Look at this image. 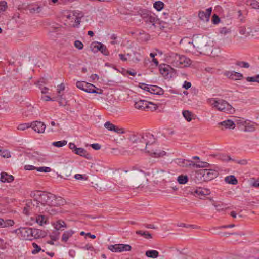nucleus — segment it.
<instances>
[{
  "label": "nucleus",
  "instance_id": "nucleus-1",
  "mask_svg": "<svg viewBox=\"0 0 259 259\" xmlns=\"http://www.w3.org/2000/svg\"><path fill=\"white\" fill-rule=\"evenodd\" d=\"M23 240H32L46 236L45 231L36 228H18L12 231Z\"/></svg>",
  "mask_w": 259,
  "mask_h": 259
},
{
  "label": "nucleus",
  "instance_id": "nucleus-2",
  "mask_svg": "<svg viewBox=\"0 0 259 259\" xmlns=\"http://www.w3.org/2000/svg\"><path fill=\"white\" fill-rule=\"evenodd\" d=\"M126 178L133 187L138 188L148 182L146 174L143 170L133 167L131 171L126 170Z\"/></svg>",
  "mask_w": 259,
  "mask_h": 259
},
{
  "label": "nucleus",
  "instance_id": "nucleus-3",
  "mask_svg": "<svg viewBox=\"0 0 259 259\" xmlns=\"http://www.w3.org/2000/svg\"><path fill=\"white\" fill-rule=\"evenodd\" d=\"M195 49L201 54L211 53L213 46V41L207 37L200 35L194 36Z\"/></svg>",
  "mask_w": 259,
  "mask_h": 259
},
{
  "label": "nucleus",
  "instance_id": "nucleus-4",
  "mask_svg": "<svg viewBox=\"0 0 259 259\" xmlns=\"http://www.w3.org/2000/svg\"><path fill=\"white\" fill-rule=\"evenodd\" d=\"M129 139L138 149L144 151L146 146L150 143V140H153V135L150 133H146L144 135H132Z\"/></svg>",
  "mask_w": 259,
  "mask_h": 259
},
{
  "label": "nucleus",
  "instance_id": "nucleus-5",
  "mask_svg": "<svg viewBox=\"0 0 259 259\" xmlns=\"http://www.w3.org/2000/svg\"><path fill=\"white\" fill-rule=\"evenodd\" d=\"M31 221L39 226L51 224L53 227H66L68 225L62 220H50L47 216L42 214L38 215L35 219L31 218Z\"/></svg>",
  "mask_w": 259,
  "mask_h": 259
},
{
  "label": "nucleus",
  "instance_id": "nucleus-6",
  "mask_svg": "<svg viewBox=\"0 0 259 259\" xmlns=\"http://www.w3.org/2000/svg\"><path fill=\"white\" fill-rule=\"evenodd\" d=\"M150 143H149L144 149L146 153H148L154 157H160L166 154V152L164 151L159 149V147L155 143V140L154 138L153 140H150Z\"/></svg>",
  "mask_w": 259,
  "mask_h": 259
},
{
  "label": "nucleus",
  "instance_id": "nucleus-7",
  "mask_svg": "<svg viewBox=\"0 0 259 259\" xmlns=\"http://www.w3.org/2000/svg\"><path fill=\"white\" fill-rule=\"evenodd\" d=\"M139 13L146 24H147L150 28H151L152 26L156 28L157 22L158 21V19L154 14L147 10H140Z\"/></svg>",
  "mask_w": 259,
  "mask_h": 259
},
{
  "label": "nucleus",
  "instance_id": "nucleus-8",
  "mask_svg": "<svg viewBox=\"0 0 259 259\" xmlns=\"http://www.w3.org/2000/svg\"><path fill=\"white\" fill-rule=\"evenodd\" d=\"M30 196L33 198L34 207H35L36 211H39V209L45 208L47 206L45 200L42 194V191L36 190L32 191L30 193Z\"/></svg>",
  "mask_w": 259,
  "mask_h": 259
},
{
  "label": "nucleus",
  "instance_id": "nucleus-9",
  "mask_svg": "<svg viewBox=\"0 0 259 259\" xmlns=\"http://www.w3.org/2000/svg\"><path fill=\"white\" fill-rule=\"evenodd\" d=\"M76 87L80 90L89 93L102 94L103 90L97 88L94 85L84 81H78L76 83Z\"/></svg>",
  "mask_w": 259,
  "mask_h": 259
},
{
  "label": "nucleus",
  "instance_id": "nucleus-10",
  "mask_svg": "<svg viewBox=\"0 0 259 259\" xmlns=\"http://www.w3.org/2000/svg\"><path fill=\"white\" fill-rule=\"evenodd\" d=\"M211 104L213 105L217 109L221 111L232 113L234 111V109L232 106L230 105L227 102L223 100H215V99H211Z\"/></svg>",
  "mask_w": 259,
  "mask_h": 259
},
{
  "label": "nucleus",
  "instance_id": "nucleus-11",
  "mask_svg": "<svg viewBox=\"0 0 259 259\" xmlns=\"http://www.w3.org/2000/svg\"><path fill=\"white\" fill-rule=\"evenodd\" d=\"M135 107L140 110L150 108L151 110H155L157 108V106L152 102H148L145 100H139L135 102Z\"/></svg>",
  "mask_w": 259,
  "mask_h": 259
},
{
  "label": "nucleus",
  "instance_id": "nucleus-12",
  "mask_svg": "<svg viewBox=\"0 0 259 259\" xmlns=\"http://www.w3.org/2000/svg\"><path fill=\"white\" fill-rule=\"evenodd\" d=\"M180 44L181 45L187 52L193 51L195 49L194 37L192 38L188 37H184L180 40Z\"/></svg>",
  "mask_w": 259,
  "mask_h": 259
},
{
  "label": "nucleus",
  "instance_id": "nucleus-13",
  "mask_svg": "<svg viewBox=\"0 0 259 259\" xmlns=\"http://www.w3.org/2000/svg\"><path fill=\"white\" fill-rule=\"evenodd\" d=\"M91 50L93 52H97L100 51L102 54L106 56L109 55V52L106 47L103 44L99 42H93L90 46Z\"/></svg>",
  "mask_w": 259,
  "mask_h": 259
},
{
  "label": "nucleus",
  "instance_id": "nucleus-14",
  "mask_svg": "<svg viewBox=\"0 0 259 259\" xmlns=\"http://www.w3.org/2000/svg\"><path fill=\"white\" fill-rule=\"evenodd\" d=\"M108 249L112 252H121L130 251L131 246L128 244H116L109 246Z\"/></svg>",
  "mask_w": 259,
  "mask_h": 259
},
{
  "label": "nucleus",
  "instance_id": "nucleus-15",
  "mask_svg": "<svg viewBox=\"0 0 259 259\" xmlns=\"http://www.w3.org/2000/svg\"><path fill=\"white\" fill-rule=\"evenodd\" d=\"M199 173L203 177L204 181L211 180L217 176V171L214 170L203 169L199 171Z\"/></svg>",
  "mask_w": 259,
  "mask_h": 259
},
{
  "label": "nucleus",
  "instance_id": "nucleus-16",
  "mask_svg": "<svg viewBox=\"0 0 259 259\" xmlns=\"http://www.w3.org/2000/svg\"><path fill=\"white\" fill-rule=\"evenodd\" d=\"M42 194L45 199V203L47 206L48 205H56V201L57 200V197L51 193L45 192H42Z\"/></svg>",
  "mask_w": 259,
  "mask_h": 259
},
{
  "label": "nucleus",
  "instance_id": "nucleus-17",
  "mask_svg": "<svg viewBox=\"0 0 259 259\" xmlns=\"http://www.w3.org/2000/svg\"><path fill=\"white\" fill-rule=\"evenodd\" d=\"M31 127L38 133H43L46 129L45 124L41 121H35L31 123Z\"/></svg>",
  "mask_w": 259,
  "mask_h": 259
},
{
  "label": "nucleus",
  "instance_id": "nucleus-18",
  "mask_svg": "<svg viewBox=\"0 0 259 259\" xmlns=\"http://www.w3.org/2000/svg\"><path fill=\"white\" fill-rule=\"evenodd\" d=\"M212 12V8H209L205 11H200L198 17L200 19L204 22H208L209 20L210 16Z\"/></svg>",
  "mask_w": 259,
  "mask_h": 259
},
{
  "label": "nucleus",
  "instance_id": "nucleus-19",
  "mask_svg": "<svg viewBox=\"0 0 259 259\" xmlns=\"http://www.w3.org/2000/svg\"><path fill=\"white\" fill-rule=\"evenodd\" d=\"M176 163L182 167H191L193 166V164H194V162L192 161L182 158L177 159L176 160Z\"/></svg>",
  "mask_w": 259,
  "mask_h": 259
},
{
  "label": "nucleus",
  "instance_id": "nucleus-20",
  "mask_svg": "<svg viewBox=\"0 0 259 259\" xmlns=\"http://www.w3.org/2000/svg\"><path fill=\"white\" fill-rule=\"evenodd\" d=\"M225 74L228 78L234 80H240L243 77L241 73L235 71H228Z\"/></svg>",
  "mask_w": 259,
  "mask_h": 259
},
{
  "label": "nucleus",
  "instance_id": "nucleus-21",
  "mask_svg": "<svg viewBox=\"0 0 259 259\" xmlns=\"http://www.w3.org/2000/svg\"><path fill=\"white\" fill-rule=\"evenodd\" d=\"M180 62L179 67H185L189 66L191 64V60L183 55H180L179 63Z\"/></svg>",
  "mask_w": 259,
  "mask_h": 259
},
{
  "label": "nucleus",
  "instance_id": "nucleus-22",
  "mask_svg": "<svg viewBox=\"0 0 259 259\" xmlns=\"http://www.w3.org/2000/svg\"><path fill=\"white\" fill-rule=\"evenodd\" d=\"M148 92L155 95H162L164 93V90L160 87L157 85H150Z\"/></svg>",
  "mask_w": 259,
  "mask_h": 259
},
{
  "label": "nucleus",
  "instance_id": "nucleus-23",
  "mask_svg": "<svg viewBox=\"0 0 259 259\" xmlns=\"http://www.w3.org/2000/svg\"><path fill=\"white\" fill-rule=\"evenodd\" d=\"M180 55L176 53H171L169 55L170 59L174 66L178 67H180V62L179 63Z\"/></svg>",
  "mask_w": 259,
  "mask_h": 259
},
{
  "label": "nucleus",
  "instance_id": "nucleus-24",
  "mask_svg": "<svg viewBox=\"0 0 259 259\" xmlns=\"http://www.w3.org/2000/svg\"><path fill=\"white\" fill-rule=\"evenodd\" d=\"M33 208H34L35 210H36L35 209V207H34V203L32 200H29L27 202L26 206L24 207L23 212L24 214L28 215L29 214V211Z\"/></svg>",
  "mask_w": 259,
  "mask_h": 259
},
{
  "label": "nucleus",
  "instance_id": "nucleus-25",
  "mask_svg": "<svg viewBox=\"0 0 259 259\" xmlns=\"http://www.w3.org/2000/svg\"><path fill=\"white\" fill-rule=\"evenodd\" d=\"M74 153L80 156L84 157L88 159H91L92 158L91 155L88 153L87 151L82 148H77Z\"/></svg>",
  "mask_w": 259,
  "mask_h": 259
},
{
  "label": "nucleus",
  "instance_id": "nucleus-26",
  "mask_svg": "<svg viewBox=\"0 0 259 259\" xmlns=\"http://www.w3.org/2000/svg\"><path fill=\"white\" fill-rule=\"evenodd\" d=\"M14 180V177L12 175H8L5 172L1 174V181L3 183H10Z\"/></svg>",
  "mask_w": 259,
  "mask_h": 259
},
{
  "label": "nucleus",
  "instance_id": "nucleus-27",
  "mask_svg": "<svg viewBox=\"0 0 259 259\" xmlns=\"http://www.w3.org/2000/svg\"><path fill=\"white\" fill-rule=\"evenodd\" d=\"M53 206V205H48L45 208L39 209V212L40 213L47 212L51 215H54L57 213V211L55 208L52 207Z\"/></svg>",
  "mask_w": 259,
  "mask_h": 259
},
{
  "label": "nucleus",
  "instance_id": "nucleus-28",
  "mask_svg": "<svg viewBox=\"0 0 259 259\" xmlns=\"http://www.w3.org/2000/svg\"><path fill=\"white\" fill-rule=\"evenodd\" d=\"M219 124L224 126L225 128L234 129L235 127L234 123L232 120L229 119L221 122L219 123Z\"/></svg>",
  "mask_w": 259,
  "mask_h": 259
},
{
  "label": "nucleus",
  "instance_id": "nucleus-29",
  "mask_svg": "<svg viewBox=\"0 0 259 259\" xmlns=\"http://www.w3.org/2000/svg\"><path fill=\"white\" fill-rule=\"evenodd\" d=\"M64 90H65V85L63 83H61L58 87L57 92H58V96L59 97V100H60L59 101L60 105H65L66 103V102H64V103H63L62 96L61 95H60L61 91H64Z\"/></svg>",
  "mask_w": 259,
  "mask_h": 259
},
{
  "label": "nucleus",
  "instance_id": "nucleus-30",
  "mask_svg": "<svg viewBox=\"0 0 259 259\" xmlns=\"http://www.w3.org/2000/svg\"><path fill=\"white\" fill-rule=\"evenodd\" d=\"M239 33L242 35L241 38H245L250 35V32L247 31L246 28L244 26L240 27L238 29Z\"/></svg>",
  "mask_w": 259,
  "mask_h": 259
},
{
  "label": "nucleus",
  "instance_id": "nucleus-31",
  "mask_svg": "<svg viewBox=\"0 0 259 259\" xmlns=\"http://www.w3.org/2000/svg\"><path fill=\"white\" fill-rule=\"evenodd\" d=\"M225 181L228 184L236 185L238 183V180L234 175H230L225 178Z\"/></svg>",
  "mask_w": 259,
  "mask_h": 259
},
{
  "label": "nucleus",
  "instance_id": "nucleus-32",
  "mask_svg": "<svg viewBox=\"0 0 259 259\" xmlns=\"http://www.w3.org/2000/svg\"><path fill=\"white\" fill-rule=\"evenodd\" d=\"M14 225V221L13 220H4L0 218V226L12 227Z\"/></svg>",
  "mask_w": 259,
  "mask_h": 259
},
{
  "label": "nucleus",
  "instance_id": "nucleus-33",
  "mask_svg": "<svg viewBox=\"0 0 259 259\" xmlns=\"http://www.w3.org/2000/svg\"><path fill=\"white\" fill-rule=\"evenodd\" d=\"M56 229L52 232L50 235L51 239L57 241L59 239L60 236V233L59 230L60 228H55Z\"/></svg>",
  "mask_w": 259,
  "mask_h": 259
},
{
  "label": "nucleus",
  "instance_id": "nucleus-34",
  "mask_svg": "<svg viewBox=\"0 0 259 259\" xmlns=\"http://www.w3.org/2000/svg\"><path fill=\"white\" fill-rule=\"evenodd\" d=\"M73 233L74 231H73L72 230L65 231L62 235V241L65 242H67L69 238L70 237Z\"/></svg>",
  "mask_w": 259,
  "mask_h": 259
},
{
  "label": "nucleus",
  "instance_id": "nucleus-35",
  "mask_svg": "<svg viewBox=\"0 0 259 259\" xmlns=\"http://www.w3.org/2000/svg\"><path fill=\"white\" fill-rule=\"evenodd\" d=\"M159 253L155 250H150L146 252L145 255L150 258H155L158 256Z\"/></svg>",
  "mask_w": 259,
  "mask_h": 259
},
{
  "label": "nucleus",
  "instance_id": "nucleus-36",
  "mask_svg": "<svg viewBox=\"0 0 259 259\" xmlns=\"http://www.w3.org/2000/svg\"><path fill=\"white\" fill-rule=\"evenodd\" d=\"M166 171L163 169H157L155 170L153 175L158 179L162 178L164 177L165 175Z\"/></svg>",
  "mask_w": 259,
  "mask_h": 259
},
{
  "label": "nucleus",
  "instance_id": "nucleus-37",
  "mask_svg": "<svg viewBox=\"0 0 259 259\" xmlns=\"http://www.w3.org/2000/svg\"><path fill=\"white\" fill-rule=\"evenodd\" d=\"M183 115L186 120H187L188 122H190L192 119V116H193V114L189 110H184L183 111Z\"/></svg>",
  "mask_w": 259,
  "mask_h": 259
},
{
  "label": "nucleus",
  "instance_id": "nucleus-38",
  "mask_svg": "<svg viewBox=\"0 0 259 259\" xmlns=\"http://www.w3.org/2000/svg\"><path fill=\"white\" fill-rule=\"evenodd\" d=\"M177 181L180 184H185L188 181V177L187 175H181L178 177Z\"/></svg>",
  "mask_w": 259,
  "mask_h": 259
},
{
  "label": "nucleus",
  "instance_id": "nucleus-39",
  "mask_svg": "<svg viewBox=\"0 0 259 259\" xmlns=\"http://www.w3.org/2000/svg\"><path fill=\"white\" fill-rule=\"evenodd\" d=\"M29 11L31 14L39 13L41 11V7L39 6H30L29 8Z\"/></svg>",
  "mask_w": 259,
  "mask_h": 259
},
{
  "label": "nucleus",
  "instance_id": "nucleus-40",
  "mask_svg": "<svg viewBox=\"0 0 259 259\" xmlns=\"http://www.w3.org/2000/svg\"><path fill=\"white\" fill-rule=\"evenodd\" d=\"M137 234L143 236L145 238L150 239L152 238L151 235L148 231H144L142 230L136 231Z\"/></svg>",
  "mask_w": 259,
  "mask_h": 259
},
{
  "label": "nucleus",
  "instance_id": "nucleus-41",
  "mask_svg": "<svg viewBox=\"0 0 259 259\" xmlns=\"http://www.w3.org/2000/svg\"><path fill=\"white\" fill-rule=\"evenodd\" d=\"M67 143L66 140H62L60 141L54 142L52 143V145L57 147H62L66 145Z\"/></svg>",
  "mask_w": 259,
  "mask_h": 259
},
{
  "label": "nucleus",
  "instance_id": "nucleus-42",
  "mask_svg": "<svg viewBox=\"0 0 259 259\" xmlns=\"http://www.w3.org/2000/svg\"><path fill=\"white\" fill-rule=\"evenodd\" d=\"M194 192L199 195H206L209 194L210 191L208 189H205L203 190L201 189H199L196 190Z\"/></svg>",
  "mask_w": 259,
  "mask_h": 259
},
{
  "label": "nucleus",
  "instance_id": "nucleus-43",
  "mask_svg": "<svg viewBox=\"0 0 259 259\" xmlns=\"http://www.w3.org/2000/svg\"><path fill=\"white\" fill-rule=\"evenodd\" d=\"M209 165V163L206 162H200L199 164H197L194 162V164H193V167L196 168H204L208 167Z\"/></svg>",
  "mask_w": 259,
  "mask_h": 259
},
{
  "label": "nucleus",
  "instance_id": "nucleus-44",
  "mask_svg": "<svg viewBox=\"0 0 259 259\" xmlns=\"http://www.w3.org/2000/svg\"><path fill=\"white\" fill-rule=\"evenodd\" d=\"M164 6V3L161 1L155 2L154 4V7L157 11L162 10Z\"/></svg>",
  "mask_w": 259,
  "mask_h": 259
},
{
  "label": "nucleus",
  "instance_id": "nucleus-45",
  "mask_svg": "<svg viewBox=\"0 0 259 259\" xmlns=\"http://www.w3.org/2000/svg\"><path fill=\"white\" fill-rule=\"evenodd\" d=\"M31 126H32V125H31V123H25L20 124L18 126L17 128L19 130L24 131L26 129H28V128L31 127Z\"/></svg>",
  "mask_w": 259,
  "mask_h": 259
},
{
  "label": "nucleus",
  "instance_id": "nucleus-46",
  "mask_svg": "<svg viewBox=\"0 0 259 259\" xmlns=\"http://www.w3.org/2000/svg\"><path fill=\"white\" fill-rule=\"evenodd\" d=\"M168 66L161 67L159 69L160 73L164 76H166L168 74Z\"/></svg>",
  "mask_w": 259,
  "mask_h": 259
},
{
  "label": "nucleus",
  "instance_id": "nucleus-47",
  "mask_svg": "<svg viewBox=\"0 0 259 259\" xmlns=\"http://www.w3.org/2000/svg\"><path fill=\"white\" fill-rule=\"evenodd\" d=\"M0 155L5 158H9L11 156L10 152L5 149H2L0 147Z\"/></svg>",
  "mask_w": 259,
  "mask_h": 259
},
{
  "label": "nucleus",
  "instance_id": "nucleus-48",
  "mask_svg": "<svg viewBox=\"0 0 259 259\" xmlns=\"http://www.w3.org/2000/svg\"><path fill=\"white\" fill-rule=\"evenodd\" d=\"M104 127L109 131H113V130H115V125L110 121H107L104 124Z\"/></svg>",
  "mask_w": 259,
  "mask_h": 259
},
{
  "label": "nucleus",
  "instance_id": "nucleus-49",
  "mask_svg": "<svg viewBox=\"0 0 259 259\" xmlns=\"http://www.w3.org/2000/svg\"><path fill=\"white\" fill-rule=\"evenodd\" d=\"M250 185L253 187H259V178L257 179L252 178L250 179Z\"/></svg>",
  "mask_w": 259,
  "mask_h": 259
},
{
  "label": "nucleus",
  "instance_id": "nucleus-50",
  "mask_svg": "<svg viewBox=\"0 0 259 259\" xmlns=\"http://www.w3.org/2000/svg\"><path fill=\"white\" fill-rule=\"evenodd\" d=\"M236 65L241 67L246 68H248L250 66L249 63L244 61H237L236 63Z\"/></svg>",
  "mask_w": 259,
  "mask_h": 259
},
{
  "label": "nucleus",
  "instance_id": "nucleus-51",
  "mask_svg": "<svg viewBox=\"0 0 259 259\" xmlns=\"http://www.w3.org/2000/svg\"><path fill=\"white\" fill-rule=\"evenodd\" d=\"M74 178L76 180L87 181L88 179V177L85 175L76 174L74 176Z\"/></svg>",
  "mask_w": 259,
  "mask_h": 259
},
{
  "label": "nucleus",
  "instance_id": "nucleus-52",
  "mask_svg": "<svg viewBox=\"0 0 259 259\" xmlns=\"http://www.w3.org/2000/svg\"><path fill=\"white\" fill-rule=\"evenodd\" d=\"M219 159L225 161L234 160V159H232L230 156L227 155H220L219 156Z\"/></svg>",
  "mask_w": 259,
  "mask_h": 259
},
{
  "label": "nucleus",
  "instance_id": "nucleus-53",
  "mask_svg": "<svg viewBox=\"0 0 259 259\" xmlns=\"http://www.w3.org/2000/svg\"><path fill=\"white\" fill-rule=\"evenodd\" d=\"M32 246L34 247V249L32 251V253L33 254H35L39 252L41 250V248L36 243H33Z\"/></svg>",
  "mask_w": 259,
  "mask_h": 259
},
{
  "label": "nucleus",
  "instance_id": "nucleus-54",
  "mask_svg": "<svg viewBox=\"0 0 259 259\" xmlns=\"http://www.w3.org/2000/svg\"><path fill=\"white\" fill-rule=\"evenodd\" d=\"M36 170L39 172H49L51 171V169L49 167H36Z\"/></svg>",
  "mask_w": 259,
  "mask_h": 259
},
{
  "label": "nucleus",
  "instance_id": "nucleus-55",
  "mask_svg": "<svg viewBox=\"0 0 259 259\" xmlns=\"http://www.w3.org/2000/svg\"><path fill=\"white\" fill-rule=\"evenodd\" d=\"M254 131V127L253 125L248 124L244 128V131L245 132H253Z\"/></svg>",
  "mask_w": 259,
  "mask_h": 259
},
{
  "label": "nucleus",
  "instance_id": "nucleus-56",
  "mask_svg": "<svg viewBox=\"0 0 259 259\" xmlns=\"http://www.w3.org/2000/svg\"><path fill=\"white\" fill-rule=\"evenodd\" d=\"M74 46L79 50H81L83 49V45L80 41L75 40L74 42Z\"/></svg>",
  "mask_w": 259,
  "mask_h": 259
},
{
  "label": "nucleus",
  "instance_id": "nucleus-57",
  "mask_svg": "<svg viewBox=\"0 0 259 259\" xmlns=\"http://www.w3.org/2000/svg\"><path fill=\"white\" fill-rule=\"evenodd\" d=\"M250 5L254 9H259V2L256 0H252L250 2Z\"/></svg>",
  "mask_w": 259,
  "mask_h": 259
},
{
  "label": "nucleus",
  "instance_id": "nucleus-58",
  "mask_svg": "<svg viewBox=\"0 0 259 259\" xmlns=\"http://www.w3.org/2000/svg\"><path fill=\"white\" fill-rule=\"evenodd\" d=\"M233 161L236 162L237 163L242 165H246L248 163V161L246 159H241V160H233Z\"/></svg>",
  "mask_w": 259,
  "mask_h": 259
},
{
  "label": "nucleus",
  "instance_id": "nucleus-59",
  "mask_svg": "<svg viewBox=\"0 0 259 259\" xmlns=\"http://www.w3.org/2000/svg\"><path fill=\"white\" fill-rule=\"evenodd\" d=\"M31 156L36 159L38 162L44 161V158L40 157L37 153H35L34 154L31 155Z\"/></svg>",
  "mask_w": 259,
  "mask_h": 259
},
{
  "label": "nucleus",
  "instance_id": "nucleus-60",
  "mask_svg": "<svg viewBox=\"0 0 259 259\" xmlns=\"http://www.w3.org/2000/svg\"><path fill=\"white\" fill-rule=\"evenodd\" d=\"M56 203H57L56 206L63 205L65 203V201L61 197H57V200L56 201Z\"/></svg>",
  "mask_w": 259,
  "mask_h": 259
},
{
  "label": "nucleus",
  "instance_id": "nucleus-61",
  "mask_svg": "<svg viewBox=\"0 0 259 259\" xmlns=\"http://www.w3.org/2000/svg\"><path fill=\"white\" fill-rule=\"evenodd\" d=\"M7 8V4L5 1L0 2V10L5 11Z\"/></svg>",
  "mask_w": 259,
  "mask_h": 259
},
{
  "label": "nucleus",
  "instance_id": "nucleus-62",
  "mask_svg": "<svg viewBox=\"0 0 259 259\" xmlns=\"http://www.w3.org/2000/svg\"><path fill=\"white\" fill-rule=\"evenodd\" d=\"M73 17H75L81 19L83 17V14L82 12H73Z\"/></svg>",
  "mask_w": 259,
  "mask_h": 259
},
{
  "label": "nucleus",
  "instance_id": "nucleus-63",
  "mask_svg": "<svg viewBox=\"0 0 259 259\" xmlns=\"http://www.w3.org/2000/svg\"><path fill=\"white\" fill-rule=\"evenodd\" d=\"M139 87L142 88V89L147 91L148 92V90H149L150 89V85L148 86V85L144 83H140L139 84Z\"/></svg>",
  "mask_w": 259,
  "mask_h": 259
},
{
  "label": "nucleus",
  "instance_id": "nucleus-64",
  "mask_svg": "<svg viewBox=\"0 0 259 259\" xmlns=\"http://www.w3.org/2000/svg\"><path fill=\"white\" fill-rule=\"evenodd\" d=\"M220 21V19L216 14H214L212 17V21L214 24L218 23Z\"/></svg>",
  "mask_w": 259,
  "mask_h": 259
}]
</instances>
